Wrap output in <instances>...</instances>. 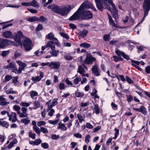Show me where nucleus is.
I'll use <instances>...</instances> for the list:
<instances>
[{"instance_id":"obj_1","label":"nucleus","mask_w":150,"mask_h":150,"mask_svg":"<svg viewBox=\"0 0 150 150\" xmlns=\"http://www.w3.org/2000/svg\"><path fill=\"white\" fill-rule=\"evenodd\" d=\"M98 9L101 11L107 8L110 10L113 17L116 18L118 16V12L115 5L111 0H95Z\"/></svg>"},{"instance_id":"obj_2","label":"nucleus","mask_w":150,"mask_h":150,"mask_svg":"<svg viewBox=\"0 0 150 150\" xmlns=\"http://www.w3.org/2000/svg\"><path fill=\"white\" fill-rule=\"evenodd\" d=\"M90 8L95 11H96V9L90 2L85 1L81 5L77 11L69 19L71 21L75 20L76 19L80 20L79 19L81 17L80 12L84 8Z\"/></svg>"},{"instance_id":"obj_3","label":"nucleus","mask_w":150,"mask_h":150,"mask_svg":"<svg viewBox=\"0 0 150 150\" xmlns=\"http://www.w3.org/2000/svg\"><path fill=\"white\" fill-rule=\"evenodd\" d=\"M8 45H13L18 46V45L12 41L0 38V48L4 49L6 46Z\"/></svg>"},{"instance_id":"obj_4","label":"nucleus","mask_w":150,"mask_h":150,"mask_svg":"<svg viewBox=\"0 0 150 150\" xmlns=\"http://www.w3.org/2000/svg\"><path fill=\"white\" fill-rule=\"evenodd\" d=\"M22 43L26 51H28L32 49V42L31 40L28 38H24Z\"/></svg>"},{"instance_id":"obj_5","label":"nucleus","mask_w":150,"mask_h":150,"mask_svg":"<svg viewBox=\"0 0 150 150\" xmlns=\"http://www.w3.org/2000/svg\"><path fill=\"white\" fill-rule=\"evenodd\" d=\"M72 8L70 6H68L62 8L58 7L57 13L62 16H64L67 14L71 10Z\"/></svg>"},{"instance_id":"obj_6","label":"nucleus","mask_w":150,"mask_h":150,"mask_svg":"<svg viewBox=\"0 0 150 150\" xmlns=\"http://www.w3.org/2000/svg\"><path fill=\"white\" fill-rule=\"evenodd\" d=\"M81 17L79 18L80 20H88L91 19L93 16V13L90 11H85L81 13Z\"/></svg>"},{"instance_id":"obj_7","label":"nucleus","mask_w":150,"mask_h":150,"mask_svg":"<svg viewBox=\"0 0 150 150\" xmlns=\"http://www.w3.org/2000/svg\"><path fill=\"white\" fill-rule=\"evenodd\" d=\"M143 7L144 11V16L143 18L141 23L144 20L145 18L147 15L148 11L150 9V0H145L144 2Z\"/></svg>"},{"instance_id":"obj_8","label":"nucleus","mask_w":150,"mask_h":150,"mask_svg":"<svg viewBox=\"0 0 150 150\" xmlns=\"http://www.w3.org/2000/svg\"><path fill=\"white\" fill-rule=\"evenodd\" d=\"M15 35V41L17 43L22 46V41L23 40L24 38H26L24 37L21 31H19L14 33Z\"/></svg>"},{"instance_id":"obj_9","label":"nucleus","mask_w":150,"mask_h":150,"mask_svg":"<svg viewBox=\"0 0 150 150\" xmlns=\"http://www.w3.org/2000/svg\"><path fill=\"white\" fill-rule=\"evenodd\" d=\"M55 43L54 41H49L47 42V44L45 46H42V50H44L46 48L48 47H50L51 50H54L55 48Z\"/></svg>"},{"instance_id":"obj_10","label":"nucleus","mask_w":150,"mask_h":150,"mask_svg":"<svg viewBox=\"0 0 150 150\" xmlns=\"http://www.w3.org/2000/svg\"><path fill=\"white\" fill-rule=\"evenodd\" d=\"M46 37L49 40H53L55 42V43L57 46H60V43L59 42L57 39L54 38V35L52 33H50L46 35Z\"/></svg>"},{"instance_id":"obj_11","label":"nucleus","mask_w":150,"mask_h":150,"mask_svg":"<svg viewBox=\"0 0 150 150\" xmlns=\"http://www.w3.org/2000/svg\"><path fill=\"white\" fill-rule=\"evenodd\" d=\"M21 110L22 112H18L17 114L19 115V116L21 118L27 117L28 115V114L27 113V108L23 107L21 108Z\"/></svg>"},{"instance_id":"obj_12","label":"nucleus","mask_w":150,"mask_h":150,"mask_svg":"<svg viewBox=\"0 0 150 150\" xmlns=\"http://www.w3.org/2000/svg\"><path fill=\"white\" fill-rule=\"evenodd\" d=\"M132 109L136 111L141 112L144 115H146L147 114V111L146 108L143 106H141L139 108H133Z\"/></svg>"},{"instance_id":"obj_13","label":"nucleus","mask_w":150,"mask_h":150,"mask_svg":"<svg viewBox=\"0 0 150 150\" xmlns=\"http://www.w3.org/2000/svg\"><path fill=\"white\" fill-rule=\"evenodd\" d=\"M96 59L91 55L87 56L84 62V63L87 64H92L93 61H95Z\"/></svg>"},{"instance_id":"obj_14","label":"nucleus","mask_w":150,"mask_h":150,"mask_svg":"<svg viewBox=\"0 0 150 150\" xmlns=\"http://www.w3.org/2000/svg\"><path fill=\"white\" fill-rule=\"evenodd\" d=\"M60 63L59 62H52L50 63L49 66L51 69H58L60 67Z\"/></svg>"},{"instance_id":"obj_15","label":"nucleus","mask_w":150,"mask_h":150,"mask_svg":"<svg viewBox=\"0 0 150 150\" xmlns=\"http://www.w3.org/2000/svg\"><path fill=\"white\" fill-rule=\"evenodd\" d=\"M40 75L36 77H33L31 78V80L34 81L35 82L39 81L41 80L42 79L44 76V74L42 71L39 72Z\"/></svg>"},{"instance_id":"obj_16","label":"nucleus","mask_w":150,"mask_h":150,"mask_svg":"<svg viewBox=\"0 0 150 150\" xmlns=\"http://www.w3.org/2000/svg\"><path fill=\"white\" fill-rule=\"evenodd\" d=\"M2 36L6 38H10L13 37V35L11 32L10 31H7L3 32Z\"/></svg>"},{"instance_id":"obj_17","label":"nucleus","mask_w":150,"mask_h":150,"mask_svg":"<svg viewBox=\"0 0 150 150\" xmlns=\"http://www.w3.org/2000/svg\"><path fill=\"white\" fill-rule=\"evenodd\" d=\"M16 63L19 66V67L20 71L21 72L22 70L24 69L25 67H26V64L25 63H23L22 61L17 60L16 61Z\"/></svg>"},{"instance_id":"obj_18","label":"nucleus","mask_w":150,"mask_h":150,"mask_svg":"<svg viewBox=\"0 0 150 150\" xmlns=\"http://www.w3.org/2000/svg\"><path fill=\"white\" fill-rule=\"evenodd\" d=\"M8 117H9V120L12 121L13 122H15L17 120L16 114L14 112H12L10 115L9 114Z\"/></svg>"},{"instance_id":"obj_19","label":"nucleus","mask_w":150,"mask_h":150,"mask_svg":"<svg viewBox=\"0 0 150 150\" xmlns=\"http://www.w3.org/2000/svg\"><path fill=\"white\" fill-rule=\"evenodd\" d=\"M47 7L48 8L51 9L52 11L57 13L59 7L54 4H51L49 5Z\"/></svg>"},{"instance_id":"obj_20","label":"nucleus","mask_w":150,"mask_h":150,"mask_svg":"<svg viewBox=\"0 0 150 150\" xmlns=\"http://www.w3.org/2000/svg\"><path fill=\"white\" fill-rule=\"evenodd\" d=\"M6 98H4L2 96H0V105L1 106L6 105L9 104V102L6 101Z\"/></svg>"},{"instance_id":"obj_21","label":"nucleus","mask_w":150,"mask_h":150,"mask_svg":"<svg viewBox=\"0 0 150 150\" xmlns=\"http://www.w3.org/2000/svg\"><path fill=\"white\" fill-rule=\"evenodd\" d=\"M98 66L96 64L93 67L92 70L93 73L95 74V75L97 76L100 75L98 71Z\"/></svg>"},{"instance_id":"obj_22","label":"nucleus","mask_w":150,"mask_h":150,"mask_svg":"<svg viewBox=\"0 0 150 150\" xmlns=\"http://www.w3.org/2000/svg\"><path fill=\"white\" fill-rule=\"evenodd\" d=\"M88 33V31L86 30H83V31H81L79 33V36L80 38H83L86 36Z\"/></svg>"},{"instance_id":"obj_23","label":"nucleus","mask_w":150,"mask_h":150,"mask_svg":"<svg viewBox=\"0 0 150 150\" xmlns=\"http://www.w3.org/2000/svg\"><path fill=\"white\" fill-rule=\"evenodd\" d=\"M131 62L132 63V65L134 67L136 68H137V69H138L140 71H142V69L139 67L138 66L136 65L137 64V65H138L139 64L140 62L138 61H136L134 60H132Z\"/></svg>"},{"instance_id":"obj_24","label":"nucleus","mask_w":150,"mask_h":150,"mask_svg":"<svg viewBox=\"0 0 150 150\" xmlns=\"http://www.w3.org/2000/svg\"><path fill=\"white\" fill-rule=\"evenodd\" d=\"M16 67V63L15 62L12 61L6 67V68L9 70H12L15 68Z\"/></svg>"},{"instance_id":"obj_25","label":"nucleus","mask_w":150,"mask_h":150,"mask_svg":"<svg viewBox=\"0 0 150 150\" xmlns=\"http://www.w3.org/2000/svg\"><path fill=\"white\" fill-rule=\"evenodd\" d=\"M59 127H58V129H60L62 131H66L67 130V128L64 124L59 122L58 123Z\"/></svg>"},{"instance_id":"obj_26","label":"nucleus","mask_w":150,"mask_h":150,"mask_svg":"<svg viewBox=\"0 0 150 150\" xmlns=\"http://www.w3.org/2000/svg\"><path fill=\"white\" fill-rule=\"evenodd\" d=\"M80 46L81 47L87 49L90 47L91 45L88 43L83 42L80 44Z\"/></svg>"},{"instance_id":"obj_27","label":"nucleus","mask_w":150,"mask_h":150,"mask_svg":"<svg viewBox=\"0 0 150 150\" xmlns=\"http://www.w3.org/2000/svg\"><path fill=\"white\" fill-rule=\"evenodd\" d=\"M77 118L80 123H82L83 121H85V116H82L81 114H78L77 115Z\"/></svg>"},{"instance_id":"obj_28","label":"nucleus","mask_w":150,"mask_h":150,"mask_svg":"<svg viewBox=\"0 0 150 150\" xmlns=\"http://www.w3.org/2000/svg\"><path fill=\"white\" fill-rule=\"evenodd\" d=\"M21 122L23 123L25 125L29 124L30 122V120L28 118L22 119L21 120Z\"/></svg>"},{"instance_id":"obj_29","label":"nucleus","mask_w":150,"mask_h":150,"mask_svg":"<svg viewBox=\"0 0 150 150\" xmlns=\"http://www.w3.org/2000/svg\"><path fill=\"white\" fill-rule=\"evenodd\" d=\"M53 0H42V3L43 4V6L46 7L48 4L51 3Z\"/></svg>"},{"instance_id":"obj_30","label":"nucleus","mask_w":150,"mask_h":150,"mask_svg":"<svg viewBox=\"0 0 150 150\" xmlns=\"http://www.w3.org/2000/svg\"><path fill=\"white\" fill-rule=\"evenodd\" d=\"M0 125H1L3 127L7 128L9 126V124L6 121L0 122Z\"/></svg>"},{"instance_id":"obj_31","label":"nucleus","mask_w":150,"mask_h":150,"mask_svg":"<svg viewBox=\"0 0 150 150\" xmlns=\"http://www.w3.org/2000/svg\"><path fill=\"white\" fill-rule=\"evenodd\" d=\"M30 2V6H32L34 7H37L39 6L38 3L35 0H33Z\"/></svg>"},{"instance_id":"obj_32","label":"nucleus","mask_w":150,"mask_h":150,"mask_svg":"<svg viewBox=\"0 0 150 150\" xmlns=\"http://www.w3.org/2000/svg\"><path fill=\"white\" fill-rule=\"evenodd\" d=\"M79 69L77 72L79 73L80 74H82L83 73L85 72V70L83 67L81 66H80L79 67Z\"/></svg>"},{"instance_id":"obj_33","label":"nucleus","mask_w":150,"mask_h":150,"mask_svg":"<svg viewBox=\"0 0 150 150\" xmlns=\"http://www.w3.org/2000/svg\"><path fill=\"white\" fill-rule=\"evenodd\" d=\"M17 141L16 139H14L12 142H11L10 144L8 145V148H10L12 147L13 145L17 143Z\"/></svg>"},{"instance_id":"obj_34","label":"nucleus","mask_w":150,"mask_h":150,"mask_svg":"<svg viewBox=\"0 0 150 150\" xmlns=\"http://www.w3.org/2000/svg\"><path fill=\"white\" fill-rule=\"evenodd\" d=\"M52 51L50 52V54L53 56L54 57H57V53L59 52V50H56L55 49L54 50H52Z\"/></svg>"},{"instance_id":"obj_35","label":"nucleus","mask_w":150,"mask_h":150,"mask_svg":"<svg viewBox=\"0 0 150 150\" xmlns=\"http://www.w3.org/2000/svg\"><path fill=\"white\" fill-rule=\"evenodd\" d=\"M114 60L115 62H117L119 61H122L123 60V59L121 57H117L116 56H113Z\"/></svg>"},{"instance_id":"obj_36","label":"nucleus","mask_w":150,"mask_h":150,"mask_svg":"<svg viewBox=\"0 0 150 150\" xmlns=\"http://www.w3.org/2000/svg\"><path fill=\"white\" fill-rule=\"evenodd\" d=\"M27 20L30 22H33L38 20V18L36 16H34L28 18Z\"/></svg>"},{"instance_id":"obj_37","label":"nucleus","mask_w":150,"mask_h":150,"mask_svg":"<svg viewBox=\"0 0 150 150\" xmlns=\"http://www.w3.org/2000/svg\"><path fill=\"white\" fill-rule=\"evenodd\" d=\"M93 91L94 92V93L92 92L91 93V95L93 96L95 98H99V96L96 94L97 92L96 90L95 89H94Z\"/></svg>"},{"instance_id":"obj_38","label":"nucleus","mask_w":150,"mask_h":150,"mask_svg":"<svg viewBox=\"0 0 150 150\" xmlns=\"http://www.w3.org/2000/svg\"><path fill=\"white\" fill-rule=\"evenodd\" d=\"M34 106L33 107V109H36L37 108H39L40 106V105L39 103L37 101H35L34 103Z\"/></svg>"},{"instance_id":"obj_39","label":"nucleus","mask_w":150,"mask_h":150,"mask_svg":"<svg viewBox=\"0 0 150 150\" xmlns=\"http://www.w3.org/2000/svg\"><path fill=\"white\" fill-rule=\"evenodd\" d=\"M21 54V53L18 51H17L15 52L14 56V58L16 59L17 58L19 57Z\"/></svg>"},{"instance_id":"obj_40","label":"nucleus","mask_w":150,"mask_h":150,"mask_svg":"<svg viewBox=\"0 0 150 150\" xmlns=\"http://www.w3.org/2000/svg\"><path fill=\"white\" fill-rule=\"evenodd\" d=\"M30 96L31 98L35 96H37L38 95V93L35 91H32L30 92Z\"/></svg>"},{"instance_id":"obj_41","label":"nucleus","mask_w":150,"mask_h":150,"mask_svg":"<svg viewBox=\"0 0 150 150\" xmlns=\"http://www.w3.org/2000/svg\"><path fill=\"white\" fill-rule=\"evenodd\" d=\"M59 121V119H57L55 120H49L48 122L50 124H52L53 125H55L57 124Z\"/></svg>"},{"instance_id":"obj_42","label":"nucleus","mask_w":150,"mask_h":150,"mask_svg":"<svg viewBox=\"0 0 150 150\" xmlns=\"http://www.w3.org/2000/svg\"><path fill=\"white\" fill-rule=\"evenodd\" d=\"M31 103V102L28 103L27 102H22L20 103V105L21 106L25 107H28L30 105V104Z\"/></svg>"},{"instance_id":"obj_43","label":"nucleus","mask_w":150,"mask_h":150,"mask_svg":"<svg viewBox=\"0 0 150 150\" xmlns=\"http://www.w3.org/2000/svg\"><path fill=\"white\" fill-rule=\"evenodd\" d=\"M64 58L66 60H69L72 59L73 57L70 56V54L67 53L64 56Z\"/></svg>"},{"instance_id":"obj_44","label":"nucleus","mask_w":150,"mask_h":150,"mask_svg":"<svg viewBox=\"0 0 150 150\" xmlns=\"http://www.w3.org/2000/svg\"><path fill=\"white\" fill-rule=\"evenodd\" d=\"M10 51L9 50L7 51H3L2 52L1 55L3 57H5L7 55L10 53Z\"/></svg>"},{"instance_id":"obj_45","label":"nucleus","mask_w":150,"mask_h":150,"mask_svg":"<svg viewBox=\"0 0 150 150\" xmlns=\"http://www.w3.org/2000/svg\"><path fill=\"white\" fill-rule=\"evenodd\" d=\"M33 129L35 131L36 133L38 134H39V135L41 131L39 129V128L36 126H33Z\"/></svg>"},{"instance_id":"obj_46","label":"nucleus","mask_w":150,"mask_h":150,"mask_svg":"<svg viewBox=\"0 0 150 150\" xmlns=\"http://www.w3.org/2000/svg\"><path fill=\"white\" fill-rule=\"evenodd\" d=\"M11 70H12L13 72L15 73L16 74H20L21 72V71H20L19 69L18 68V69H17V68L16 67H15V68H13V69H12Z\"/></svg>"},{"instance_id":"obj_47","label":"nucleus","mask_w":150,"mask_h":150,"mask_svg":"<svg viewBox=\"0 0 150 150\" xmlns=\"http://www.w3.org/2000/svg\"><path fill=\"white\" fill-rule=\"evenodd\" d=\"M95 107L94 108V110L95 113L96 114H98L100 112V110L98 106L97 105H94Z\"/></svg>"},{"instance_id":"obj_48","label":"nucleus","mask_w":150,"mask_h":150,"mask_svg":"<svg viewBox=\"0 0 150 150\" xmlns=\"http://www.w3.org/2000/svg\"><path fill=\"white\" fill-rule=\"evenodd\" d=\"M114 130L115 131V132L114 134L115 136L113 138V139H116L119 134V130L116 128H115Z\"/></svg>"},{"instance_id":"obj_49","label":"nucleus","mask_w":150,"mask_h":150,"mask_svg":"<svg viewBox=\"0 0 150 150\" xmlns=\"http://www.w3.org/2000/svg\"><path fill=\"white\" fill-rule=\"evenodd\" d=\"M36 134L35 133H33L31 132H30L29 134V136L33 139L35 138Z\"/></svg>"},{"instance_id":"obj_50","label":"nucleus","mask_w":150,"mask_h":150,"mask_svg":"<svg viewBox=\"0 0 150 150\" xmlns=\"http://www.w3.org/2000/svg\"><path fill=\"white\" fill-rule=\"evenodd\" d=\"M115 53L118 57H120L123 54L124 52L119 50H117L115 51Z\"/></svg>"},{"instance_id":"obj_51","label":"nucleus","mask_w":150,"mask_h":150,"mask_svg":"<svg viewBox=\"0 0 150 150\" xmlns=\"http://www.w3.org/2000/svg\"><path fill=\"white\" fill-rule=\"evenodd\" d=\"M75 95L77 97H82L83 95V93L82 92L77 91L75 93Z\"/></svg>"},{"instance_id":"obj_52","label":"nucleus","mask_w":150,"mask_h":150,"mask_svg":"<svg viewBox=\"0 0 150 150\" xmlns=\"http://www.w3.org/2000/svg\"><path fill=\"white\" fill-rule=\"evenodd\" d=\"M42 147L44 149H47L48 148V145L47 143H43L41 144Z\"/></svg>"},{"instance_id":"obj_53","label":"nucleus","mask_w":150,"mask_h":150,"mask_svg":"<svg viewBox=\"0 0 150 150\" xmlns=\"http://www.w3.org/2000/svg\"><path fill=\"white\" fill-rule=\"evenodd\" d=\"M40 131L43 133H47L48 132V131L47 129L44 127H41L40 128Z\"/></svg>"},{"instance_id":"obj_54","label":"nucleus","mask_w":150,"mask_h":150,"mask_svg":"<svg viewBox=\"0 0 150 150\" xmlns=\"http://www.w3.org/2000/svg\"><path fill=\"white\" fill-rule=\"evenodd\" d=\"M81 80V79L80 78H76L74 80V83L75 85L77 84Z\"/></svg>"},{"instance_id":"obj_55","label":"nucleus","mask_w":150,"mask_h":150,"mask_svg":"<svg viewBox=\"0 0 150 150\" xmlns=\"http://www.w3.org/2000/svg\"><path fill=\"white\" fill-rule=\"evenodd\" d=\"M145 71L146 74H149L150 73V65L146 67Z\"/></svg>"},{"instance_id":"obj_56","label":"nucleus","mask_w":150,"mask_h":150,"mask_svg":"<svg viewBox=\"0 0 150 150\" xmlns=\"http://www.w3.org/2000/svg\"><path fill=\"white\" fill-rule=\"evenodd\" d=\"M42 142L41 140L40 139H37L35 140V145H38L40 144Z\"/></svg>"},{"instance_id":"obj_57","label":"nucleus","mask_w":150,"mask_h":150,"mask_svg":"<svg viewBox=\"0 0 150 150\" xmlns=\"http://www.w3.org/2000/svg\"><path fill=\"white\" fill-rule=\"evenodd\" d=\"M13 108L15 110L17 111V112L20 111V110L21 109V108L18 106L14 105L13 107Z\"/></svg>"},{"instance_id":"obj_58","label":"nucleus","mask_w":150,"mask_h":150,"mask_svg":"<svg viewBox=\"0 0 150 150\" xmlns=\"http://www.w3.org/2000/svg\"><path fill=\"white\" fill-rule=\"evenodd\" d=\"M110 38V35H105L103 37V39L105 41L109 40Z\"/></svg>"},{"instance_id":"obj_59","label":"nucleus","mask_w":150,"mask_h":150,"mask_svg":"<svg viewBox=\"0 0 150 150\" xmlns=\"http://www.w3.org/2000/svg\"><path fill=\"white\" fill-rule=\"evenodd\" d=\"M60 34L62 36H63L65 38L68 39L69 38V36L67 34L64 33H60Z\"/></svg>"},{"instance_id":"obj_60","label":"nucleus","mask_w":150,"mask_h":150,"mask_svg":"<svg viewBox=\"0 0 150 150\" xmlns=\"http://www.w3.org/2000/svg\"><path fill=\"white\" fill-rule=\"evenodd\" d=\"M59 88L60 90L64 89L65 88L64 84L62 83H60L59 85Z\"/></svg>"},{"instance_id":"obj_61","label":"nucleus","mask_w":150,"mask_h":150,"mask_svg":"<svg viewBox=\"0 0 150 150\" xmlns=\"http://www.w3.org/2000/svg\"><path fill=\"white\" fill-rule=\"evenodd\" d=\"M51 137L52 139H56L59 137V136L55 134H53L51 135Z\"/></svg>"},{"instance_id":"obj_62","label":"nucleus","mask_w":150,"mask_h":150,"mask_svg":"<svg viewBox=\"0 0 150 150\" xmlns=\"http://www.w3.org/2000/svg\"><path fill=\"white\" fill-rule=\"evenodd\" d=\"M86 126L87 128L89 129H91L93 128V126L90 123L88 122L86 123Z\"/></svg>"},{"instance_id":"obj_63","label":"nucleus","mask_w":150,"mask_h":150,"mask_svg":"<svg viewBox=\"0 0 150 150\" xmlns=\"http://www.w3.org/2000/svg\"><path fill=\"white\" fill-rule=\"evenodd\" d=\"M111 105L113 109L114 110H117V106L113 103H112L111 104Z\"/></svg>"},{"instance_id":"obj_64","label":"nucleus","mask_w":150,"mask_h":150,"mask_svg":"<svg viewBox=\"0 0 150 150\" xmlns=\"http://www.w3.org/2000/svg\"><path fill=\"white\" fill-rule=\"evenodd\" d=\"M133 99V97L131 95L127 96V100L128 102H130Z\"/></svg>"}]
</instances>
